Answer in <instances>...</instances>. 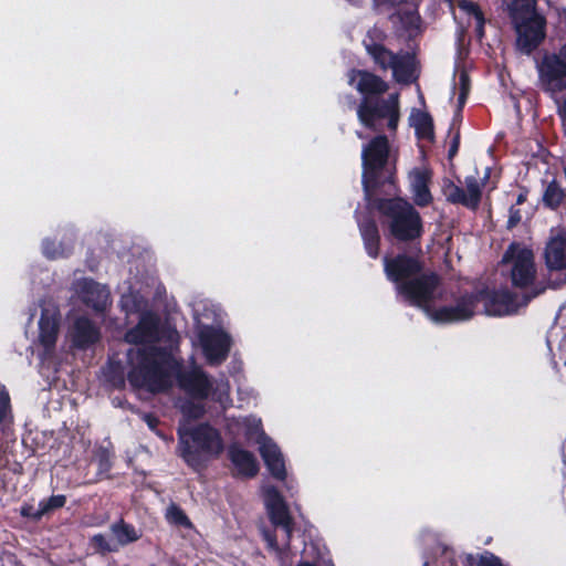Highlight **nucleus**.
<instances>
[{
  "label": "nucleus",
  "mask_w": 566,
  "mask_h": 566,
  "mask_svg": "<svg viewBox=\"0 0 566 566\" xmlns=\"http://www.w3.org/2000/svg\"><path fill=\"white\" fill-rule=\"evenodd\" d=\"M120 306L127 315L138 314L137 326L126 333V342L134 344L127 353V379L137 389L160 392L168 389L174 377L179 386L195 398L212 399L226 407L230 402L228 381L211 382L196 365L188 371H180L174 356L178 334L169 327H159L158 317L146 311V302L139 293H124Z\"/></svg>",
  "instance_id": "nucleus-1"
},
{
  "label": "nucleus",
  "mask_w": 566,
  "mask_h": 566,
  "mask_svg": "<svg viewBox=\"0 0 566 566\" xmlns=\"http://www.w3.org/2000/svg\"><path fill=\"white\" fill-rule=\"evenodd\" d=\"M385 271L389 280L396 283L398 293L410 304L421 308L434 323L446 324L470 319L483 303L489 316L513 314L521 305L506 290L484 291L461 298L455 305L436 308L442 296V290L436 275H421L419 263L411 258L397 256L385 259Z\"/></svg>",
  "instance_id": "nucleus-2"
},
{
  "label": "nucleus",
  "mask_w": 566,
  "mask_h": 566,
  "mask_svg": "<svg viewBox=\"0 0 566 566\" xmlns=\"http://www.w3.org/2000/svg\"><path fill=\"white\" fill-rule=\"evenodd\" d=\"M514 24L518 50L531 54L545 39L546 21L536 13V0H504Z\"/></svg>",
  "instance_id": "nucleus-3"
},
{
  "label": "nucleus",
  "mask_w": 566,
  "mask_h": 566,
  "mask_svg": "<svg viewBox=\"0 0 566 566\" xmlns=\"http://www.w3.org/2000/svg\"><path fill=\"white\" fill-rule=\"evenodd\" d=\"M384 32L374 27L370 29L363 43L374 62L384 71L390 70L398 83L408 84L418 77L415 55L408 52L392 53L382 45Z\"/></svg>",
  "instance_id": "nucleus-4"
},
{
  "label": "nucleus",
  "mask_w": 566,
  "mask_h": 566,
  "mask_svg": "<svg viewBox=\"0 0 566 566\" xmlns=\"http://www.w3.org/2000/svg\"><path fill=\"white\" fill-rule=\"evenodd\" d=\"M229 429L235 434L244 436L248 440H255L271 475L280 481L286 479L287 472L283 453L279 446L263 432L261 419L256 417L233 419L229 423Z\"/></svg>",
  "instance_id": "nucleus-5"
},
{
  "label": "nucleus",
  "mask_w": 566,
  "mask_h": 566,
  "mask_svg": "<svg viewBox=\"0 0 566 566\" xmlns=\"http://www.w3.org/2000/svg\"><path fill=\"white\" fill-rule=\"evenodd\" d=\"M359 122L367 128L378 133L395 135L400 122L399 94H389L386 98L381 96H369L361 99L357 107Z\"/></svg>",
  "instance_id": "nucleus-6"
},
{
  "label": "nucleus",
  "mask_w": 566,
  "mask_h": 566,
  "mask_svg": "<svg viewBox=\"0 0 566 566\" xmlns=\"http://www.w3.org/2000/svg\"><path fill=\"white\" fill-rule=\"evenodd\" d=\"M178 433L180 454L192 467L199 464L201 457H218L223 450L219 431L209 424L189 428L184 423Z\"/></svg>",
  "instance_id": "nucleus-7"
},
{
  "label": "nucleus",
  "mask_w": 566,
  "mask_h": 566,
  "mask_svg": "<svg viewBox=\"0 0 566 566\" xmlns=\"http://www.w3.org/2000/svg\"><path fill=\"white\" fill-rule=\"evenodd\" d=\"M378 210L390 233L402 241L412 240L421 234L422 223L419 213L401 198L381 199Z\"/></svg>",
  "instance_id": "nucleus-8"
},
{
  "label": "nucleus",
  "mask_w": 566,
  "mask_h": 566,
  "mask_svg": "<svg viewBox=\"0 0 566 566\" xmlns=\"http://www.w3.org/2000/svg\"><path fill=\"white\" fill-rule=\"evenodd\" d=\"M502 261L510 269L514 286L520 289L532 287V293L525 295L522 304H526L531 298L543 292V289L533 286L536 281L537 270L534 253L531 249L520 243H512Z\"/></svg>",
  "instance_id": "nucleus-9"
},
{
  "label": "nucleus",
  "mask_w": 566,
  "mask_h": 566,
  "mask_svg": "<svg viewBox=\"0 0 566 566\" xmlns=\"http://www.w3.org/2000/svg\"><path fill=\"white\" fill-rule=\"evenodd\" d=\"M363 177H394L396 175V150L389 137L379 134L361 150Z\"/></svg>",
  "instance_id": "nucleus-10"
},
{
  "label": "nucleus",
  "mask_w": 566,
  "mask_h": 566,
  "mask_svg": "<svg viewBox=\"0 0 566 566\" xmlns=\"http://www.w3.org/2000/svg\"><path fill=\"white\" fill-rule=\"evenodd\" d=\"M538 86L553 98L566 91V54L544 52L536 61Z\"/></svg>",
  "instance_id": "nucleus-11"
},
{
  "label": "nucleus",
  "mask_w": 566,
  "mask_h": 566,
  "mask_svg": "<svg viewBox=\"0 0 566 566\" xmlns=\"http://www.w3.org/2000/svg\"><path fill=\"white\" fill-rule=\"evenodd\" d=\"M198 343L207 361L219 365L228 357L231 338L221 328L201 326L198 331Z\"/></svg>",
  "instance_id": "nucleus-12"
},
{
  "label": "nucleus",
  "mask_w": 566,
  "mask_h": 566,
  "mask_svg": "<svg viewBox=\"0 0 566 566\" xmlns=\"http://www.w3.org/2000/svg\"><path fill=\"white\" fill-rule=\"evenodd\" d=\"M262 495L271 522L275 526H281L286 541H290L293 531V518L284 497L273 485H264Z\"/></svg>",
  "instance_id": "nucleus-13"
},
{
  "label": "nucleus",
  "mask_w": 566,
  "mask_h": 566,
  "mask_svg": "<svg viewBox=\"0 0 566 566\" xmlns=\"http://www.w3.org/2000/svg\"><path fill=\"white\" fill-rule=\"evenodd\" d=\"M38 308L40 310L38 342L44 348V353L50 354L59 334V310L52 301L41 302Z\"/></svg>",
  "instance_id": "nucleus-14"
},
{
  "label": "nucleus",
  "mask_w": 566,
  "mask_h": 566,
  "mask_svg": "<svg viewBox=\"0 0 566 566\" xmlns=\"http://www.w3.org/2000/svg\"><path fill=\"white\" fill-rule=\"evenodd\" d=\"M443 195L450 202L474 208L480 199L481 185L478 179H447Z\"/></svg>",
  "instance_id": "nucleus-15"
},
{
  "label": "nucleus",
  "mask_w": 566,
  "mask_h": 566,
  "mask_svg": "<svg viewBox=\"0 0 566 566\" xmlns=\"http://www.w3.org/2000/svg\"><path fill=\"white\" fill-rule=\"evenodd\" d=\"M77 296L97 312L104 311L109 304V291L93 280L83 279L75 283Z\"/></svg>",
  "instance_id": "nucleus-16"
},
{
  "label": "nucleus",
  "mask_w": 566,
  "mask_h": 566,
  "mask_svg": "<svg viewBox=\"0 0 566 566\" xmlns=\"http://www.w3.org/2000/svg\"><path fill=\"white\" fill-rule=\"evenodd\" d=\"M348 83L361 95V99L369 96H381L388 90V84L379 76L360 70H352L348 73Z\"/></svg>",
  "instance_id": "nucleus-17"
},
{
  "label": "nucleus",
  "mask_w": 566,
  "mask_h": 566,
  "mask_svg": "<svg viewBox=\"0 0 566 566\" xmlns=\"http://www.w3.org/2000/svg\"><path fill=\"white\" fill-rule=\"evenodd\" d=\"M229 458L240 475L254 476L259 471L254 455L239 446L233 444L229 448Z\"/></svg>",
  "instance_id": "nucleus-18"
},
{
  "label": "nucleus",
  "mask_w": 566,
  "mask_h": 566,
  "mask_svg": "<svg viewBox=\"0 0 566 566\" xmlns=\"http://www.w3.org/2000/svg\"><path fill=\"white\" fill-rule=\"evenodd\" d=\"M545 260L549 269L562 270L566 268V237L557 235L548 241Z\"/></svg>",
  "instance_id": "nucleus-19"
},
{
  "label": "nucleus",
  "mask_w": 566,
  "mask_h": 566,
  "mask_svg": "<svg viewBox=\"0 0 566 566\" xmlns=\"http://www.w3.org/2000/svg\"><path fill=\"white\" fill-rule=\"evenodd\" d=\"M70 335L74 345L77 347H86L95 343L99 337L97 328L84 317L76 319Z\"/></svg>",
  "instance_id": "nucleus-20"
},
{
  "label": "nucleus",
  "mask_w": 566,
  "mask_h": 566,
  "mask_svg": "<svg viewBox=\"0 0 566 566\" xmlns=\"http://www.w3.org/2000/svg\"><path fill=\"white\" fill-rule=\"evenodd\" d=\"M409 124L415 128L418 139L433 140V122L428 113L412 108L409 115Z\"/></svg>",
  "instance_id": "nucleus-21"
},
{
  "label": "nucleus",
  "mask_w": 566,
  "mask_h": 566,
  "mask_svg": "<svg viewBox=\"0 0 566 566\" xmlns=\"http://www.w3.org/2000/svg\"><path fill=\"white\" fill-rule=\"evenodd\" d=\"M297 566H334L325 547L317 544H306L303 551L302 560Z\"/></svg>",
  "instance_id": "nucleus-22"
},
{
  "label": "nucleus",
  "mask_w": 566,
  "mask_h": 566,
  "mask_svg": "<svg viewBox=\"0 0 566 566\" xmlns=\"http://www.w3.org/2000/svg\"><path fill=\"white\" fill-rule=\"evenodd\" d=\"M526 176H549L555 175L552 170V164L549 163V157L545 154V151H541L537 155H533L530 160L524 164ZM523 171L520 170L518 175H522Z\"/></svg>",
  "instance_id": "nucleus-23"
},
{
  "label": "nucleus",
  "mask_w": 566,
  "mask_h": 566,
  "mask_svg": "<svg viewBox=\"0 0 566 566\" xmlns=\"http://www.w3.org/2000/svg\"><path fill=\"white\" fill-rule=\"evenodd\" d=\"M111 533L113 543L116 545V551L122 546L136 542L140 537V534L133 526L123 521L114 523L111 526Z\"/></svg>",
  "instance_id": "nucleus-24"
},
{
  "label": "nucleus",
  "mask_w": 566,
  "mask_h": 566,
  "mask_svg": "<svg viewBox=\"0 0 566 566\" xmlns=\"http://www.w3.org/2000/svg\"><path fill=\"white\" fill-rule=\"evenodd\" d=\"M397 20L402 24L403 29L410 34L419 30L420 15L417 6L413 2H406L402 8L396 12Z\"/></svg>",
  "instance_id": "nucleus-25"
},
{
  "label": "nucleus",
  "mask_w": 566,
  "mask_h": 566,
  "mask_svg": "<svg viewBox=\"0 0 566 566\" xmlns=\"http://www.w3.org/2000/svg\"><path fill=\"white\" fill-rule=\"evenodd\" d=\"M263 537L268 544L270 552L274 555V557L279 560L280 566H292L293 565V556L289 548V541L284 537L285 544L284 546H280L274 536L268 532H263Z\"/></svg>",
  "instance_id": "nucleus-26"
},
{
  "label": "nucleus",
  "mask_w": 566,
  "mask_h": 566,
  "mask_svg": "<svg viewBox=\"0 0 566 566\" xmlns=\"http://www.w3.org/2000/svg\"><path fill=\"white\" fill-rule=\"evenodd\" d=\"M359 228L367 253L371 258H376L378 255L379 234L375 222L370 220H367L366 222H359Z\"/></svg>",
  "instance_id": "nucleus-27"
},
{
  "label": "nucleus",
  "mask_w": 566,
  "mask_h": 566,
  "mask_svg": "<svg viewBox=\"0 0 566 566\" xmlns=\"http://www.w3.org/2000/svg\"><path fill=\"white\" fill-rule=\"evenodd\" d=\"M458 7L463 13L474 20L478 35L480 38L483 36L484 19L479 7L474 2L468 0H460Z\"/></svg>",
  "instance_id": "nucleus-28"
},
{
  "label": "nucleus",
  "mask_w": 566,
  "mask_h": 566,
  "mask_svg": "<svg viewBox=\"0 0 566 566\" xmlns=\"http://www.w3.org/2000/svg\"><path fill=\"white\" fill-rule=\"evenodd\" d=\"M564 197V189L556 179H553L546 187L543 200L546 206L555 208L563 201Z\"/></svg>",
  "instance_id": "nucleus-29"
},
{
  "label": "nucleus",
  "mask_w": 566,
  "mask_h": 566,
  "mask_svg": "<svg viewBox=\"0 0 566 566\" xmlns=\"http://www.w3.org/2000/svg\"><path fill=\"white\" fill-rule=\"evenodd\" d=\"M413 192V200L419 206L428 205L431 200V195L427 184V179H415L411 185Z\"/></svg>",
  "instance_id": "nucleus-30"
},
{
  "label": "nucleus",
  "mask_w": 566,
  "mask_h": 566,
  "mask_svg": "<svg viewBox=\"0 0 566 566\" xmlns=\"http://www.w3.org/2000/svg\"><path fill=\"white\" fill-rule=\"evenodd\" d=\"M65 501L66 499L64 495H53L48 500L41 501L39 503L38 511L32 515L39 518L51 511L62 507L65 504Z\"/></svg>",
  "instance_id": "nucleus-31"
},
{
  "label": "nucleus",
  "mask_w": 566,
  "mask_h": 566,
  "mask_svg": "<svg viewBox=\"0 0 566 566\" xmlns=\"http://www.w3.org/2000/svg\"><path fill=\"white\" fill-rule=\"evenodd\" d=\"M454 91L459 92L458 104L460 107H462L470 91V78L464 70L459 72L458 82L454 83Z\"/></svg>",
  "instance_id": "nucleus-32"
},
{
  "label": "nucleus",
  "mask_w": 566,
  "mask_h": 566,
  "mask_svg": "<svg viewBox=\"0 0 566 566\" xmlns=\"http://www.w3.org/2000/svg\"><path fill=\"white\" fill-rule=\"evenodd\" d=\"M91 547L101 554L116 552V545L113 539H107L104 535L97 534L91 538Z\"/></svg>",
  "instance_id": "nucleus-33"
},
{
  "label": "nucleus",
  "mask_w": 566,
  "mask_h": 566,
  "mask_svg": "<svg viewBox=\"0 0 566 566\" xmlns=\"http://www.w3.org/2000/svg\"><path fill=\"white\" fill-rule=\"evenodd\" d=\"M11 421L10 397L3 386H0V422Z\"/></svg>",
  "instance_id": "nucleus-34"
},
{
  "label": "nucleus",
  "mask_w": 566,
  "mask_h": 566,
  "mask_svg": "<svg viewBox=\"0 0 566 566\" xmlns=\"http://www.w3.org/2000/svg\"><path fill=\"white\" fill-rule=\"evenodd\" d=\"M69 249L62 247L61 244H55L54 241L45 240L43 242V252L49 258H57L64 255Z\"/></svg>",
  "instance_id": "nucleus-35"
},
{
  "label": "nucleus",
  "mask_w": 566,
  "mask_h": 566,
  "mask_svg": "<svg viewBox=\"0 0 566 566\" xmlns=\"http://www.w3.org/2000/svg\"><path fill=\"white\" fill-rule=\"evenodd\" d=\"M181 411L189 419H197L205 412L203 407L193 402H186L181 406Z\"/></svg>",
  "instance_id": "nucleus-36"
},
{
  "label": "nucleus",
  "mask_w": 566,
  "mask_h": 566,
  "mask_svg": "<svg viewBox=\"0 0 566 566\" xmlns=\"http://www.w3.org/2000/svg\"><path fill=\"white\" fill-rule=\"evenodd\" d=\"M167 517L178 525L190 526V522L187 516L177 507H170L167 512Z\"/></svg>",
  "instance_id": "nucleus-37"
},
{
  "label": "nucleus",
  "mask_w": 566,
  "mask_h": 566,
  "mask_svg": "<svg viewBox=\"0 0 566 566\" xmlns=\"http://www.w3.org/2000/svg\"><path fill=\"white\" fill-rule=\"evenodd\" d=\"M476 566H503L500 558L492 553L485 552L478 556Z\"/></svg>",
  "instance_id": "nucleus-38"
},
{
  "label": "nucleus",
  "mask_w": 566,
  "mask_h": 566,
  "mask_svg": "<svg viewBox=\"0 0 566 566\" xmlns=\"http://www.w3.org/2000/svg\"><path fill=\"white\" fill-rule=\"evenodd\" d=\"M555 99H557V97ZM556 102H557L558 115L562 118L564 132L566 134V97L562 101H556Z\"/></svg>",
  "instance_id": "nucleus-39"
},
{
  "label": "nucleus",
  "mask_w": 566,
  "mask_h": 566,
  "mask_svg": "<svg viewBox=\"0 0 566 566\" xmlns=\"http://www.w3.org/2000/svg\"><path fill=\"white\" fill-rule=\"evenodd\" d=\"M380 179H364V189H365V192H366V197L371 200V197H373V193H371V188L377 186L378 185V181Z\"/></svg>",
  "instance_id": "nucleus-40"
},
{
  "label": "nucleus",
  "mask_w": 566,
  "mask_h": 566,
  "mask_svg": "<svg viewBox=\"0 0 566 566\" xmlns=\"http://www.w3.org/2000/svg\"><path fill=\"white\" fill-rule=\"evenodd\" d=\"M405 0H373L374 7L380 9L381 7H395L402 3Z\"/></svg>",
  "instance_id": "nucleus-41"
},
{
  "label": "nucleus",
  "mask_w": 566,
  "mask_h": 566,
  "mask_svg": "<svg viewBox=\"0 0 566 566\" xmlns=\"http://www.w3.org/2000/svg\"><path fill=\"white\" fill-rule=\"evenodd\" d=\"M144 420H145V422L148 424V427L150 429H154L156 427V424H157V420L154 417L149 416V415H146L144 417Z\"/></svg>",
  "instance_id": "nucleus-42"
},
{
  "label": "nucleus",
  "mask_w": 566,
  "mask_h": 566,
  "mask_svg": "<svg viewBox=\"0 0 566 566\" xmlns=\"http://www.w3.org/2000/svg\"><path fill=\"white\" fill-rule=\"evenodd\" d=\"M458 145H459L458 139H454L452 145H451V147H450V149H449V156L450 157H452V156H454L457 154Z\"/></svg>",
  "instance_id": "nucleus-43"
},
{
  "label": "nucleus",
  "mask_w": 566,
  "mask_h": 566,
  "mask_svg": "<svg viewBox=\"0 0 566 566\" xmlns=\"http://www.w3.org/2000/svg\"><path fill=\"white\" fill-rule=\"evenodd\" d=\"M394 186L392 184V179H382L381 182H380V187L382 189H389Z\"/></svg>",
  "instance_id": "nucleus-44"
},
{
  "label": "nucleus",
  "mask_w": 566,
  "mask_h": 566,
  "mask_svg": "<svg viewBox=\"0 0 566 566\" xmlns=\"http://www.w3.org/2000/svg\"><path fill=\"white\" fill-rule=\"evenodd\" d=\"M1 559H7V560H9V562H12V563L15 565V560H14L13 556H12V555H10V554L3 553V554L1 555Z\"/></svg>",
  "instance_id": "nucleus-45"
},
{
  "label": "nucleus",
  "mask_w": 566,
  "mask_h": 566,
  "mask_svg": "<svg viewBox=\"0 0 566 566\" xmlns=\"http://www.w3.org/2000/svg\"><path fill=\"white\" fill-rule=\"evenodd\" d=\"M409 177H417V178L427 177V174L426 172L413 171V172L410 174Z\"/></svg>",
  "instance_id": "nucleus-46"
},
{
  "label": "nucleus",
  "mask_w": 566,
  "mask_h": 566,
  "mask_svg": "<svg viewBox=\"0 0 566 566\" xmlns=\"http://www.w3.org/2000/svg\"><path fill=\"white\" fill-rule=\"evenodd\" d=\"M518 221V218L514 217V216H511L510 218V221H509V224L511 227H513L514 224H516V222Z\"/></svg>",
  "instance_id": "nucleus-47"
},
{
  "label": "nucleus",
  "mask_w": 566,
  "mask_h": 566,
  "mask_svg": "<svg viewBox=\"0 0 566 566\" xmlns=\"http://www.w3.org/2000/svg\"><path fill=\"white\" fill-rule=\"evenodd\" d=\"M348 103H349L350 105H354V104H355L354 98H353V97H349V98H348Z\"/></svg>",
  "instance_id": "nucleus-48"
},
{
  "label": "nucleus",
  "mask_w": 566,
  "mask_h": 566,
  "mask_svg": "<svg viewBox=\"0 0 566 566\" xmlns=\"http://www.w3.org/2000/svg\"><path fill=\"white\" fill-rule=\"evenodd\" d=\"M522 200H523V197H522V196H520V197H518V202H522Z\"/></svg>",
  "instance_id": "nucleus-49"
},
{
  "label": "nucleus",
  "mask_w": 566,
  "mask_h": 566,
  "mask_svg": "<svg viewBox=\"0 0 566 566\" xmlns=\"http://www.w3.org/2000/svg\"><path fill=\"white\" fill-rule=\"evenodd\" d=\"M546 1H547V3H549V4H551V3H552V2H554L555 0H546Z\"/></svg>",
  "instance_id": "nucleus-50"
},
{
  "label": "nucleus",
  "mask_w": 566,
  "mask_h": 566,
  "mask_svg": "<svg viewBox=\"0 0 566 566\" xmlns=\"http://www.w3.org/2000/svg\"><path fill=\"white\" fill-rule=\"evenodd\" d=\"M450 3H452L453 0H448Z\"/></svg>",
  "instance_id": "nucleus-51"
},
{
  "label": "nucleus",
  "mask_w": 566,
  "mask_h": 566,
  "mask_svg": "<svg viewBox=\"0 0 566 566\" xmlns=\"http://www.w3.org/2000/svg\"><path fill=\"white\" fill-rule=\"evenodd\" d=\"M423 566H428V564H427V563H424V565H423Z\"/></svg>",
  "instance_id": "nucleus-52"
}]
</instances>
